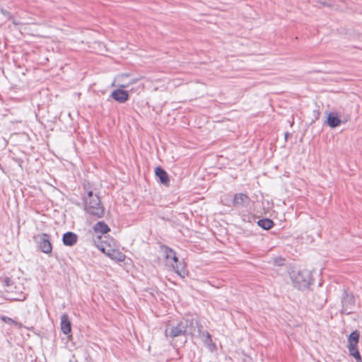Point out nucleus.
I'll return each instance as SVG.
<instances>
[{
  "label": "nucleus",
  "mask_w": 362,
  "mask_h": 362,
  "mask_svg": "<svg viewBox=\"0 0 362 362\" xmlns=\"http://www.w3.org/2000/svg\"><path fill=\"white\" fill-rule=\"evenodd\" d=\"M203 326L198 320L190 318H182L177 322H169L165 329V334L167 337L175 339L178 337H201V329ZM187 341L185 337V342Z\"/></svg>",
  "instance_id": "f257e3e1"
},
{
  "label": "nucleus",
  "mask_w": 362,
  "mask_h": 362,
  "mask_svg": "<svg viewBox=\"0 0 362 362\" xmlns=\"http://www.w3.org/2000/svg\"><path fill=\"white\" fill-rule=\"evenodd\" d=\"M289 276L293 286L299 290L308 288L313 281L312 273L308 269H293Z\"/></svg>",
  "instance_id": "f03ea898"
},
{
  "label": "nucleus",
  "mask_w": 362,
  "mask_h": 362,
  "mask_svg": "<svg viewBox=\"0 0 362 362\" xmlns=\"http://www.w3.org/2000/svg\"><path fill=\"white\" fill-rule=\"evenodd\" d=\"M102 239V236L97 235L95 238H93L95 243ZM98 248L107 256L112 259L120 262L125 259L126 255L121 251L114 249L111 247L110 243H107L105 240H101L100 244H95Z\"/></svg>",
  "instance_id": "7ed1b4c3"
},
{
  "label": "nucleus",
  "mask_w": 362,
  "mask_h": 362,
  "mask_svg": "<svg viewBox=\"0 0 362 362\" xmlns=\"http://www.w3.org/2000/svg\"><path fill=\"white\" fill-rule=\"evenodd\" d=\"M84 210L90 216L95 218H101L105 215V208L101 202V200L98 197H92V199L85 200Z\"/></svg>",
  "instance_id": "20e7f679"
},
{
  "label": "nucleus",
  "mask_w": 362,
  "mask_h": 362,
  "mask_svg": "<svg viewBox=\"0 0 362 362\" xmlns=\"http://www.w3.org/2000/svg\"><path fill=\"white\" fill-rule=\"evenodd\" d=\"M355 297L348 289L344 288L341 296V313L349 315L353 313L355 306Z\"/></svg>",
  "instance_id": "39448f33"
},
{
  "label": "nucleus",
  "mask_w": 362,
  "mask_h": 362,
  "mask_svg": "<svg viewBox=\"0 0 362 362\" xmlns=\"http://www.w3.org/2000/svg\"><path fill=\"white\" fill-rule=\"evenodd\" d=\"M34 241L37 243L38 249L43 253L49 255L52 251V244L51 243V235L46 233H42L33 236Z\"/></svg>",
  "instance_id": "423d86ee"
},
{
  "label": "nucleus",
  "mask_w": 362,
  "mask_h": 362,
  "mask_svg": "<svg viewBox=\"0 0 362 362\" xmlns=\"http://www.w3.org/2000/svg\"><path fill=\"white\" fill-rule=\"evenodd\" d=\"M250 202V198L244 193H236L233 199V206L236 209L247 207Z\"/></svg>",
  "instance_id": "0eeeda50"
},
{
  "label": "nucleus",
  "mask_w": 362,
  "mask_h": 362,
  "mask_svg": "<svg viewBox=\"0 0 362 362\" xmlns=\"http://www.w3.org/2000/svg\"><path fill=\"white\" fill-rule=\"evenodd\" d=\"M109 98H112L119 103H124L129 99V93L128 90L117 88L111 93Z\"/></svg>",
  "instance_id": "6e6552de"
},
{
  "label": "nucleus",
  "mask_w": 362,
  "mask_h": 362,
  "mask_svg": "<svg viewBox=\"0 0 362 362\" xmlns=\"http://www.w3.org/2000/svg\"><path fill=\"white\" fill-rule=\"evenodd\" d=\"M341 122L342 121L339 113L336 112H329L327 113V119L325 121V124L333 129L339 127Z\"/></svg>",
  "instance_id": "1a4fd4ad"
},
{
  "label": "nucleus",
  "mask_w": 362,
  "mask_h": 362,
  "mask_svg": "<svg viewBox=\"0 0 362 362\" xmlns=\"http://www.w3.org/2000/svg\"><path fill=\"white\" fill-rule=\"evenodd\" d=\"M360 332L357 329L351 332L348 336V345L347 348L349 352L354 351L358 349V344L359 342Z\"/></svg>",
  "instance_id": "9d476101"
},
{
  "label": "nucleus",
  "mask_w": 362,
  "mask_h": 362,
  "mask_svg": "<svg viewBox=\"0 0 362 362\" xmlns=\"http://www.w3.org/2000/svg\"><path fill=\"white\" fill-rule=\"evenodd\" d=\"M155 175L158 180L159 182L165 186L170 185V177L168 173L160 166H157L155 168Z\"/></svg>",
  "instance_id": "9b49d317"
},
{
  "label": "nucleus",
  "mask_w": 362,
  "mask_h": 362,
  "mask_svg": "<svg viewBox=\"0 0 362 362\" xmlns=\"http://www.w3.org/2000/svg\"><path fill=\"white\" fill-rule=\"evenodd\" d=\"M78 240V235L71 231L66 232L62 235V243L64 245L74 246Z\"/></svg>",
  "instance_id": "f8f14e48"
},
{
  "label": "nucleus",
  "mask_w": 362,
  "mask_h": 362,
  "mask_svg": "<svg viewBox=\"0 0 362 362\" xmlns=\"http://www.w3.org/2000/svg\"><path fill=\"white\" fill-rule=\"evenodd\" d=\"M61 330L64 334H69L71 332V322L67 314L61 316Z\"/></svg>",
  "instance_id": "ddd939ff"
},
{
  "label": "nucleus",
  "mask_w": 362,
  "mask_h": 362,
  "mask_svg": "<svg viewBox=\"0 0 362 362\" xmlns=\"http://www.w3.org/2000/svg\"><path fill=\"white\" fill-rule=\"evenodd\" d=\"M173 271L177 274L181 278L184 279L188 275V271L184 261H181L177 264H172Z\"/></svg>",
  "instance_id": "4468645a"
},
{
  "label": "nucleus",
  "mask_w": 362,
  "mask_h": 362,
  "mask_svg": "<svg viewBox=\"0 0 362 362\" xmlns=\"http://www.w3.org/2000/svg\"><path fill=\"white\" fill-rule=\"evenodd\" d=\"M203 337L204 344L208 346L209 350L213 351L216 348V344L212 341L211 336L209 332H203L201 329V337Z\"/></svg>",
  "instance_id": "2eb2a0df"
},
{
  "label": "nucleus",
  "mask_w": 362,
  "mask_h": 362,
  "mask_svg": "<svg viewBox=\"0 0 362 362\" xmlns=\"http://www.w3.org/2000/svg\"><path fill=\"white\" fill-rule=\"evenodd\" d=\"M257 225L264 230H269L274 226V221L269 218H263L257 221Z\"/></svg>",
  "instance_id": "dca6fc26"
},
{
  "label": "nucleus",
  "mask_w": 362,
  "mask_h": 362,
  "mask_svg": "<svg viewBox=\"0 0 362 362\" xmlns=\"http://www.w3.org/2000/svg\"><path fill=\"white\" fill-rule=\"evenodd\" d=\"M94 231L100 233L103 235L107 233L110 231V227L104 221H98L93 226Z\"/></svg>",
  "instance_id": "f3484780"
},
{
  "label": "nucleus",
  "mask_w": 362,
  "mask_h": 362,
  "mask_svg": "<svg viewBox=\"0 0 362 362\" xmlns=\"http://www.w3.org/2000/svg\"><path fill=\"white\" fill-rule=\"evenodd\" d=\"M0 281L3 284V286L6 287H11L13 285V281L8 276H1L0 277Z\"/></svg>",
  "instance_id": "a211bd4d"
},
{
  "label": "nucleus",
  "mask_w": 362,
  "mask_h": 362,
  "mask_svg": "<svg viewBox=\"0 0 362 362\" xmlns=\"http://www.w3.org/2000/svg\"><path fill=\"white\" fill-rule=\"evenodd\" d=\"M83 188L87 193V196L83 199V201L92 199V197H98V194H94L92 190H90L86 185H83Z\"/></svg>",
  "instance_id": "6ab92c4d"
},
{
  "label": "nucleus",
  "mask_w": 362,
  "mask_h": 362,
  "mask_svg": "<svg viewBox=\"0 0 362 362\" xmlns=\"http://www.w3.org/2000/svg\"><path fill=\"white\" fill-rule=\"evenodd\" d=\"M349 355L353 356L356 362H362V357L358 349L349 352Z\"/></svg>",
  "instance_id": "aec40b11"
},
{
  "label": "nucleus",
  "mask_w": 362,
  "mask_h": 362,
  "mask_svg": "<svg viewBox=\"0 0 362 362\" xmlns=\"http://www.w3.org/2000/svg\"><path fill=\"white\" fill-rule=\"evenodd\" d=\"M1 13L9 21H13L14 18L13 15L6 9L1 8Z\"/></svg>",
  "instance_id": "412c9836"
},
{
  "label": "nucleus",
  "mask_w": 362,
  "mask_h": 362,
  "mask_svg": "<svg viewBox=\"0 0 362 362\" xmlns=\"http://www.w3.org/2000/svg\"><path fill=\"white\" fill-rule=\"evenodd\" d=\"M164 256H165V259H171L172 257H173V254L168 252V250H173L172 248L168 247V246H164Z\"/></svg>",
  "instance_id": "4be33fe9"
},
{
  "label": "nucleus",
  "mask_w": 362,
  "mask_h": 362,
  "mask_svg": "<svg viewBox=\"0 0 362 362\" xmlns=\"http://www.w3.org/2000/svg\"><path fill=\"white\" fill-rule=\"evenodd\" d=\"M1 320L7 323V324H10V325H13V323L14 322V320H13L12 318L9 317H7V316H5V315H2L1 317Z\"/></svg>",
  "instance_id": "5701e85b"
},
{
  "label": "nucleus",
  "mask_w": 362,
  "mask_h": 362,
  "mask_svg": "<svg viewBox=\"0 0 362 362\" xmlns=\"http://www.w3.org/2000/svg\"><path fill=\"white\" fill-rule=\"evenodd\" d=\"M168 252L173 254V257H172L171 259L173 260L175 264H177V263L180 262V261L178 260L177 257L176 256V252H175L174 250H168Z\"/></svg>",
  "instance_id": "b1692460"
},
{
  "label": "nucleus",
  "mask_w": 362,
  "mask_h": 362,
  "mask_svg": "<svg viewBox=\"0 0 362 362\" xmlns=\"http://www.w3.org/2000/svg\"><path fill=\"white\" fill-rule=\"evenodd\" d=\"M25 298H26L25 296L23 293H21L19 294V296L18 297L11 298V300L21 301V300H24Z\"/></svg>",
  "instance_id": "393cba45"
},
{
  "label": "nucleus",
  "mask_w": 362,
  "mask_h": 362,
  "mask_svg": "<svg viewBox=\"0 0 362 362\" xmlns=\"http://www.w3.org/2000/svg\"><path fill=\"white\" fill-rule=\"evenodd\" d=\"M284 260L285 259H283V258L276 259H275V263H276V265H279V266L283 265L284 264L283 262H284Z\"/></svg>",
  "instance_id": "a878e982"
},
{
  "label": "nucleus",
  "mask_w": 362,
  "mask_h": 362,
  "mask_svg": "<svg viewBox=\"0 0 362 362\" xmlns=\"http://www.w3.org/2000/svg\"><path fill=\"white\" fill-rule=\"evenodd\" d=\"M313 115H314V117H315V120H317L320 117V112L318 110H314L313 111Z\"/></svg>",
  "instance_id": "bb28decb"
},
{
  "label": "nucleus",
  "mask_w": 362,
  "mask_h": 362,
  "mask_svg": "<svg viewBox=\"0 0 362 362\" xmlns=\"http://www.w3.org/2000/svg\"><path fill=\"white\" fill-rule=\"evenodd\" d=\"M129 85H130L129 82V83L124 82L123 83H122L119 86V88L124 89V88L129 87Z\"/></svg>",
  "instance_id": "cd10ccee"
},
{
  "label": "nucleus",
  "mask_w": 362,
  "mask_h": 362,
  "mask_svg": "<svg viewBox=\"0 0 362 362\" xmlns=\"http://www.w3.org/2000/svg\"><path fill=\"white\" fill-rule=\"evenodd\" d=\"M319 3L322 5L323 6H327V7H331L332 5L330 4H328V3H326L325 1H319Z\"/></svg>",
  "instance_id": "c85d7f7f"
},
{
  "label": "nucleus",
  "mask_w": 362,
  "mask_h": 362,
  "mask_svg": "<svg viewBox=\"0 0 362 362\" xmlns=\"http://www.w3.org/2000/svg\"><path fill=\"white\" fill-rule=\"evenodd\" d=\"M13 325L18 327V328H21L23 327V325L21 322H18L15 320H14V322L13 323Z\"/></svg>",
  "instance_id": "c756f323"
},
{
  "label": "nucleus",
  "mask_w": 362,
  "mask_h": 362,
  "mask_svg": "<svg viewBox=\"0 0 362 362\" xmlns=\"http://www.w3.org/2000/svg\"><path fill=\"white\" fill-rule=\"evenodd\" d=\"M139 80V78H132V79L130 80V81H129V84L135 83H136Z\"/></svg>",
  "instance_id": "7c9ffc66"
},
{
  "label": "nucleus",
  "mask_w": 362,
  "mask_h": 362,
  "mask_svg": "<svg viewBox=\"0 0 362 362\" xmlns=\"http://www.w3.org/2000/svg\"><path fill=\"white\" fill-rule=\"evenodd\" d=\"M129 74H122L120 76V78H122L123 79L124 78H127V77H129Z\"/></svg>",
  "instance_id": "2f4dec72"
},
{
  "label": "nucleus",
  "mask_w": 362,
  "mask_h": 362,
  "mask_svg": "<svg viewBox=\"0 0 362 362\" xmlns=\"http://www.w3.org/2000/svg\"><path fill=\"white\" fill-rule=\"evenodd\" d=\"M291 134L288 133V132H286L285 133V139L287 140L288 137L290 136Z\"/></svg>",
  "instance_id": "473e14b6"
}]
</instances>
